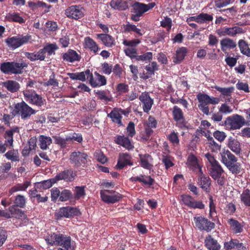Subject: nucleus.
<instances>
[{
	"mask_svg": "<svg viewBox=\"0 0 250 250\" xmlns=\"http://www.w3.org/2000/svg\"><path fill=\"white\" fill-rule=\"evenodd\" d=\"M45 240L48 245L61 247L57 250H75V243L71 237L63 233L51 232Z\"/></svg>",
	"mask_w": 250,
	"mask_h": 250,
	"instance_id": "f257e3e1",
	"label": "nucleus"
},
{
	"mask_svg": "<svg viewBox=\"0 0 250 250\" xmlns=\"http://www.w3.org/2000/svg\"><path fill=\"white\" fill-rule=\"evenodd\" d=\"M27 66V64L25 62H5L0 64V69L1 72L4 74H21L22 69Z\"/></svg>",
	"mask_w": 250,
	"mask_h": 250,
	"instance_id": "f03ea898",
	"label": "nucleus"
},
{
	"mask_svg": "<svg viewBox=\"0 0 250 250\" xmlns=\"http://www.w3.org/2000/svg\"><path fill=\"white\" fill-rule=\"evenodd\" d=\"M224 125L231 130H236L247 125L248 122L243 116L238 114H233L226 118Z\"/></svg>",
	"mask_w": 250,
	"mask_h": 250,
	"instance_id": "7ed1b4c3",
	"label": "nucleus"
},
{
	"mask_svg": "<svg viewBox=\"0 0 250 250\" xmlns=\"http://www.w3.org/2000/svg\"><path fill=\"white\" fill-rule=\"evenodd\" d=\"M15 203L16 204V206L13 205L9 208V211L10 212L12 217L15 218H27V216L25 214L24 212L17 208V207L23 208L24 206L25 200L24 196L21 195H18L15 199Z\"/></svg>",
	"mask_w": 250,
	"mask_h": 250,
	"instance_id": "20e7f679",
	"label": "nucleus"
},
{
	"mask_svg": "<svg viewBox=\"0 0 250 250\" xmlns=\"http://www.w3.org/2000/svg\"><path fill=\"white\" fill-rule=\"evenodd\" d=\"M14 111L16 114L20 115L21 118L23 120L29 118L32 115L36 113L34 109L23 101L16 104Z\"/></svg>",
	"mask_w": 250,
	"mask_h": 250,
	"instance_id": "39448f33",
	"label": "nucleus"
},
{
	"mask_svg": "<svg viewBox=\"0 0 250 250\" xmlns=\"http://www.w3.org/2000/svg\"><path fill=\"white\" fill-rule=\"evenodd\" d=\"M24 99L29 104H35L38 106H42L45 100L41 95L37 94L34 90L26 89L23 91Z\"/></svg>",
	"mask_w": 250,
	"mask_h": 250,
	"instance_id": "423d86ee",
	"label": "nucleus"
},
{
	"mask_svg": "<svg viewBox=\"0 0 250 250\" xmlns=\"http://www.w3.org/2000/svg\"><path fill=\"white\" fill-rule=\"evenodd\" d=\"M208 171L210 176L214 180H217V182L219 185H224L225 181L223 176L224 171L220 164L210 167Z\"/></svg>",
	"mask_w": 250,
	"mask_h": 250,
	"instance_id": "0eeeda50",
	"label": "nucleus"
},
{
	"mask_svg": "<svg viewBox=\"0 0 250 250\" xmlns=\"http://www.w3.org/2000/svg\"><path fill=\"white\" fill-rule=\"evenodd\" d=\"M80 214V211L77 208L70 207L61 208L55 212L56 217L58 218H71L79 216Z\"/></svg>",
	"mask_w": 250,
	"mask_h": 250,
	"instance_id": "6e6552de",
	"label": "nucleus"
},
{
	"mask_svg": "<svg viewBox=\"0 0 250 250\" xmlns=\"http://www.w3.org/2000/svg\"><path fill=\"white\" fill-rule=\"evenodd\" d=\"M31 37L30 35L13 37L7 38L5 42L9 47L15 49L27 43Z\"/></svg>",
	"mask_w": 250,
	"mask_h": 250,
	"instance_id": "1a4fd4ad",
	"label": "nucleus"
},
{
	"mask_svg": "<svg viewBox=\"0 0 250 250\" xmlns=\"http://www.w3.org/2000/svg\"><path fill=\"white\" fill-rule=\"evenodd\" d=\"M87 155L80 151H74L70 155V163L76 167L85 164Z\"/></svg>",
	"mask_w": 250,
	"mask_h": 250,
	"instance_id": "9d476101",
	"label": "nucleus"
},
{
	"mask_svg": "<svg viewBox=\"0 0 250 250\" xmlns=\"http://www.w3.org/2000/svg\"><path fill=\"white\" fill-rule=\"evenodd\" d=\"M84 9L79 6H71L65 10V15L70 18L78 20L84 16Z\"/></svg>",
	"mask_w": 250,
	"mask_h": 250,
	"instance_id": "9b49d317",
	"label": "nucleus"
},
{
	"mask_svg": "<svg viewBox=\"0 0 250 250\" xmlns=\"http://www.w3.org/2000/svg\"><path fill=\"white\" fill-rule=\"evenodd\" d=\"M181 198L183 204L188 207L199 209H203L205 207L202 201H196L191 196L182 195Z\"/></svg>",
	"mask_w": 250,
	"mask_h": 250,
	"instance_id": "f8f14e48",
	"label": "nucleus"
},
{
	"mask_svg": "<svg viewBox=\"0 0 250 250\" xmlns=\"http://www.w3.org/2000/svg\"><path fill=\"white\" fill-rule=\"evenodd\" d=\"M224 248L226 250H247L246 246L240 243L237 239L231 238L229 241L225 242Z\"/></svg>",
	"mask_w": 250,
	"mask_h": 250,
	"instance_id": "ddd939ff",
	"label": "nucleus"
},
{
	"mask_svg": "<svg viewBox=\"0 0 250 250\" xmlns=\"http://www.w3.org/2000/svg\"><path fill=\"white\" fill-rule=\"evenodd\" d=\"M220 161L226 167L231 162H236L238 159L230 151L223 149L220 153Z\"/></svg>",
	"mask_w": 250,
	"mask_h": 250,
	"instance_id": "4468645a",
	"label": "nucleus"
},
{
	"mask_svg": "<svg viewBox=\"0 0 250 250\" xmlns=\"http://www.w3.org/2000/svg\"><path fill=\"white\" fill-rule=\"evenodd\" d=\"M139 100L143 104V108L145 112H148L153 104V100L146 92H143L139 96Z\"/></svg>",
	"mask_w": 250,
	"mask_h": 250,
	"instance_id": "2eb2a0df",
	"label": "nucleus"
},
{
	"mask_svg": "<svg viewBox=\"0 0 250 250\" xmlns=\"http://www.w3.org/2000/svg\"><path fill=\"white\" fill-rule=\"evenodd\" d=\"M109 190H104L101 191V196L103 201L108 203H114L117 202L122 198V196L121 194L116 193L113 195H110Z\"/></svg>",
	"mask_w": 250,
	"mask_h": 250,
	"instance_id": "dca6fc26",
	"label": "nucleus"
},
{
	"mask_svg": "<svg viewBox=\"0 0 250 250\" xmlns=\"http://www.w3.org/2000/svg\"><path fill=\"white\" fill-rule=\"evenodd\" d=\"M195 224L199 229L205 230L208 232L210 231L215 227V224L208 220H195Z\"/></svg>",
	"mask_w": 250,
	"mask_h": 250,
	"instance_id": "f3484780",
	"label": "nucleus"
},
{
	"mask_svg": "<svg viewBox=\"0 0 250 250\" xmlns=\"http://www.w3.org/2000/svg\"><path fill=\"white\" fill-rule=\"evenodd\" d=\"M95 76L96 77L95 80L94 79L92 74L90 72V75L89 76V82L92 86L93 87H96L106 84V80L104 76L99 74L97 72L95 73Z\"/></svg>",
	"mask_w": 250,
	"mask_h": 250,
	"instance_id": "a211bd4d",
	"label": "nucleus"
},
{
	"mask_svg": "<svg viewBox=\"0 0 250 250\" xmlns=\"http://www.w3.org/2000/svg\"><path fill=\"white\" fill-rule=\"evenodd\" d=\"M74 174L71 170H67L62 171L57 174L56 176L54 177L55 181L57 182L58 181L63 180L65 181H72L74 179Z\"/></svg>",
	"mask_w": 250,
	"mask_h": 250,
	"instance_id": "6ab92c4d",
	"label": "nucleus"
},
{
	"mask_svg": "<svg viewBox=\"0 0 250 250\" xmlns=\"http://www.w3.org/2000/svg\"><path fill=\"white\" fill-rule=\"evenodd\" d=\"M212 19V16L206 13H201L197 16L190 17L188 18L187 22H189L195 21L198 23H202L204 22L211 21Z\"/></svg>",
	"mask_w": 250,
	"mask_h": 250,
	"instance_id": "aec40b11",
	"label": "nucleus"
},
{
	"mask_svg": "<svg viewBox=\"0 0 250 250\" xmlns=\"http://www.w3.org/2000/svg\"><path fill=\"white\" fill-rule=\"evenodd\" d=\"M198 184L200 187L206 191H208V188L210 185V178L208 176H205L203 171L198 174Z\"/></svg>",
	"mask_w": 250,
	"mask_h": 250,
	"instance_id": "412c9836",
	"label": "nucleus"
},
{
	"mask_svg": "<svg viewBox=\"0 0 250 250\" xmlns=\"http://www.w3.org/2000/svg\"><path fill=\"white\" fill-rule=\"evenodd\" d=\"M63 61L72 62L75 61H79L80 60V56L74 50L69 49L66 53L62 54Z\"/></svg>",
	"mask_w": 250,
	"mask_h": 250,
	"instance_id": "4be33fe9",
	"label": "nucleus"
},
{
	"mask_svg": "<svg viewBox=\"0 0 250 250\" xmlns=\"http://www.w3.org/2000/svg\"><path fill=\"white\" fill-rule=\"evenodd\" d=\"M205 246L208 250H220L221 246L217 240L213 239L210 235L205 239Z\"/></svg>",
	"mask_w": 250,
	"mask_h": 250,
	"instance_id": "5701e85b",
	"label": "nucleus"
},
{
	"mask_svg": "<svg viewBox=\"0 0 250 250\" xmlns=\"http://www.w3.org/2000/svg\"><path fill=\"white\" fill-rule=\"evenodd\" d=\"M242 32V29L238 27H233L230 28H224L218 31V34L221 36H229L231 37L235 36L237 34Z\"/></svg>",
	"mask_w": 250,
	"mask_h": 250,
	"instance_id": "b1692460",
	"label": "nucleus"
},
{
	"mask_svg": "<svg viewBox=\"0 0 250 250\" xmlns=\"http://www.w3.org/2000/svg\"><path fill=\"white\" fill-rule=\"evenodd\" d=\"M221 50L225 52L227 50H230L234 48L237 44L232 39L226 38L220 41Z\"/></svg>",
	"mask_w": 250,
	"mask_h": 250,
	"instance_id": "393cba45",
	"label": "nucleus"
},
{
	"mask_svg": "<svg viewBox=\"0 0 250 250\" xmlns=\"http://www.w3.org/2000/svg\"><path fill=\"white\" fill-rule=\"evenodd\" d=\"M97 38L107 47H110L115 44V40L110 35L106 34L97 35Z\"/></svg>",
	"mask_w": 250,
	"mask_h": 250,
	"instance_id": "a878e982",
	"label": "nucleus"
},
{
	"mask_svg": "<svg viewBox=\"0 0 250 250\" xmlns=\"http://www.w3.org/2000/svg\"><path fill=\"white\" fill-rule=\"evenodd\" d=\"M19 128L18 127H15L10 130L5 131L4 137L5 139V142L12 147L13 146V134L14 133H19Z\"/></svg>",
	"mask_w": 250,
	"mask_h": 250,
	"instance_id": "bb28decb",
	"label": "nucleus"
},
{
	"mask_svg": "<svg viewBox=\"0 0 250 250\" xmlns=\"http://www.w3.org/2000/svg\"><path fill=\"white\" fill-rule=\"evenodd\" d=\"M130 156L128 154H120L116 167L118 168L122 169L127 165H132V163L130 162Z\"/></svg>",
	"mask_w": 250,
	"mask_h": 250,
	"instance_id": "cd10ccee",
	"label": "nucleus"
},
{
	"mask_svg": "<svg viewBox=\"0 0 250 250\" xmlns=\"http://www.w3.org/2000/svg\"><path fill=\"white\" fill-rule=\"evenodd\" d=\"M68 75L70 78L72 80H78L81 81H84L86 79L89 78L90 75V71L89 69L86 70L84 72L75 73H68Z\"/></svg>",
	"mask_w": 250,
	"mask_h": 250,
	"instance_id": "c85d7f7f",
	"label": "nucleus"
},
{
	"mask_svg": "<svg viewBox=\"0 0 250 250\" xmlns=\"http://www.w3.org/2000/svg\"><path fill=\"white\" fill-rule=\"evenodd\" d=\"M228 147L236 154H239L241 151L240 143L236 140L230 138L228 143Z\"/></svg>",
	"mask_w": 250,
	"mask_h": 250,
	"instance_id": "c756f323",
	"label": "nucleus"
},
{
	"mask_svg": "<svg viewBox=\"0 0 250 250\" xmlns=\"http://www.w3.org/2000/svg\"><path fill=\"white\" fill-rule=\"evenodd\" d=\"M188 164L190 168L192 170L197 171L198 174L202 173V170L201 167L199 165L198 160L196 157L193 155L189 156L188 159Z\"/></svg>",
	"mask_w": 250,
	"mask_h": 250,
	"instance_id": "7c9ffc66",
	"label": "nucleus"
},
{
	"mask_svg": "<svg viewBox=\"0 0 250 250\" xmlns=\"http://www.w3.org/2000/svg\"><path fill=\"white\" fill-rule=\"evenodd\" d=\"M229 224L230 225V229L235 233H241L243 230L244 222H239L237 220H229Z\"/></svg>",
	"mask_w": 250,
	"mask_h": 250,
	"instance_id": "2f4dec72",
	"label": "nucleus"
},
{
	"mask_svg": "<svg viewBox=\"0 0 250 250\" xmlns=\"http://www.w3.org/2000/svg\"><path fill=\"white\" fill-rule=\"evenodd\" d=\"M3 86L5 87L7 90L15 93L17 92L20 88V85L17 82L12 80H8L3 83Z\"/></svg>",
	"mask_w": 250,
	"mask_h": 250,
	"instance_id": "473e14b6",
	"label": "nucleus"
},
{
	"mask_svg": "<svg viewBox=\"0 0 250 250\" xmlns=\"http://www.w3.org/2000/svg\"><path fill=\"white\" fill-rule=\"evenodd\" d=\"M115 142L128 149H131L133 146L129 139L125 136L119 135L117 137Z\"/></svg>",
	"mask_w": 250,
	"mask_h": 250,
	"instance_id": "72a5a7b5",
	"label": "nucleus"
},
{
	"mask_svg": "<svg viewBox=\"0 0 250 250\" xmlns=\"http://www.w3.org/2000/svg\"><path fill=\"white\" fill-rule=\"evenodd\" d=\"M110 5L113 8L119 10H125L128 8L127 2L122 0H112Z\"/></svg>",
	"mask_w": 250,
	"mask_h": 250,
	"instance_id": "f704fd0d",
	"label": "nucleus"
},
{
	"mask_svg": "<svg viewBox=\"0 0 250 250\" xmlns=\"http://www.w3.org/2000/svg\"><path fill=\"white\" fill-rule=\"evenodd\" d=\"M39 145L42 149H47L48 148V146L52 143V139L50 137L44 135L39 136Z\"/></svg>",
	"mask_w": 250,
	"mask_h": 250,
	"instance_id": "c9c22d12",
	"label": "nucleus"
},
{
	"mask_svg": "<svg viewBox=\"0 0 250 250\" xmlns=\"http://www.w3.org/2000/svg\"><path fill=\"white\" fill-rule=\"evenodd\" d=\"M228 169L233 174L240 173L243 170L240 163L231 162L226 166Z\"/></svg>",
	"mask_w": 250,
	"mask_h": 250,
	"instance_id": "e433bc0d",
	"label": "nucleus"
},
{
	"mask_svg": "<svg viewBox=\"0 0 250 250\" xmlns=\"http://www.w3.org/2000/svg\"><path fill=\"white\" fill-rule=\"evenodd\" d=\"M187 52V49L185 47L177 49L176 51V56L174 58L173 62L176 63H180L184 60Z\"/></svg>",
	"mask_w": 250,
	"mask_h": 250,
	"instance_id": "4c0bfd02",
	"label": "nucleus"
},
{
	"mask_svg": "<svg viewBox=\"0 0 250 250\" xmlns=\"http://www.w3.org/2000/svg\"><path fill=\"white\" fill-rule=\"evenodd\" d=\"M207 139L208 147L212 152L217 153L220 150L221 145L215 142L212 137L208 136Z\"/></svg>",
	"mask_w": 250,
	"mask_h": 250,
	"instance_id": "58836bf2",
	"label": "nucleus"
},
{
	"mask_svg": "<svg viewBox=\"0 0 250 250\" xmlns=\"http://www.w3.org/2000/svg\"><path fill=\"white\" fill-rule=\"evenodd\" d=\"M108 116L110 117L113 122L117 123L119 125H122L121 114L120 113L119 110L114 109L109 114Z\"/></svg>",
	"mask_w": 250,
	"mask_h": 250,
	"instance_id": "ea45409f",
	"label": "nucleus"
},
{
	"mask_svg": "<svg viewBox=\"0 0 250 250\" xmlns=\"http://www.w3.org/2000/svg\"><path fill=\"white\" fill-rule=\"evenodd\" d=\"M133 9L132 12L139 14V15L142 16L143 14L146 12V4L143 3H140L138 2H136L132 5Z\"/></svg>",
	"mask_w": 250,
	"mask_h": 250,
	"instance_id": "a19ab883",
	"label": "nucleus"
},
{
	"mask_svg": "<svg viewBox=\"0 0 250 250\" xmlns=\"http://www.w3.org/2000/svg\"><path fill=\"white\" fill-rule=\"evenodd\" d=\"M174 119L177 122L183 123L184 115L182 110L176 106L173 107L172 111Z\"/></svg>",
	"mask_w": 250,
	"mask_h": 250,
	"instance_id": "79ce46f5",
	"label": "nucleus"
},
{
	"mask_svg": "<svg viewBox=\"0 0 250 250\" xmlns=\"http://www.w3.org/2000/svg\"><path fill=\"white\" fill-rule=\"evenodd\" d=\"M54 178L48 180L44 181L42 182L37 183L35 184V187L37 188H42L43 189H47L52 186L53 184L56 183L55 181Z\"/></svg>",
	"mask_w": 250,
	"mask_h": 250,
	"instance_id": "37998d69",
	"label": "nucleus"
},
{
	"mask_svg": "<svg viewBox=\"0 0 250 250\" xmlns=\"http://www.w3.org/2000/svg\"><path fill=\"white\" fill-rule=\"evenodd\" d=\"M238 46L243 54L250 57V49L245 41L240 40L238 42Z\"/></svg>",
	"mask_w": 250,
	"mask_h": 250,
	"instance_id": "c03bdc74",
	"label": "nucleus"
},
{
	"mask_svg": "<svg viewBox=\"0 0 250 250\" xmlns=\"http://www.w3.org/2000/svg\"><path fill=\"white\" fill-rule=\"evenodd\" d=\"M6 158L11 161L16 162L20 160L19 153L18 150H11L5 154Z\"/></svg>",
	"mask_w": 250,
	"mask_h": 250,
	"instance_id": "a18cd8bd",
	"label": "nucleus"
},
{
	"mask_svg": "<svg viewBox=\"0 0 250 250\" xmlns=\"http://www.w3.org/2000/svg\"><path fill=\"white\" fill-rule=\"evenodd\" d=\"M140 157L142 167L145 168L150 169L151 167L150 164V161L151 159L150 156L148 154L140 155Z\"/></svg>",
	"mask_w": 250,
	"mask_h": 250,
	"instance_id": "49530a36",
	"label": "nucleus"
},
{
	"mask_svg": "<svg viewBox=\"0 0 250 250\" xmlns=\"http://www.w3.org/2000/svg\"><path fill=\"white\" fill-rule=\"evenodd\" d=\"M215 88L220 92L221 94L226 97H230L231 93L234 91V87L232 86L229 87H221L218 86H215Z\"/></svg>",
	"mask_w": 250,
	"mask_h": 250,
	"instance_id": "de8ad7c7",
	"label": "nucleus"
},
{
	"mask_svg": "<svg viewBox=\"0 0 250 250\" xmlns=\"http://www.w3.org/2000/svg\"><path fill=\"white\" fill-rule=\"evenodd\" d=\"M241 201L245 206H250V190L249 189L244 190L240 196Z\"/></svg>",
	"mask_w": 250,
	"mask_h": 250,
	"instance_id": "09e8293b",
	"label": "nucleus"
},
{
	"mask_svg": "<svg viewBox=\"0 0 250 250\" xmlns=\"http://www.w3.org/2000/svg\"><path fill=\"white\" fill-rule=\"evenodd\" d=\"M58 49V47L56 43H51L45 45L42 50L44 54L47 53L48 55L50 56L55 54V51Z\"/></svg>",
	"mask_w": 250,
	"mask_h": 250,
	"instance_id": "8fccbe9b",
	"label": "nucleus"
},
{
	"mask_svg": "<svg viewBox=\"0 0 250 250\" xmlns=\"http://www.w3.org/2000/svg\"><path fill=\"white\" fill-rule=\"evenodd\" d=\"M85 44L87 47L96 53L99 50L98 46L96 43L90 38L85 39Z\"/></svg>",
	"mask_w": 250,
	"mask_h": 250,
	"instance_id": "3c124183",
	"label": "nucleus"
},
{
	"mask_svg": "<svg viewBox=\"0 0 250 250\" xmlns=\"http://www.w3.org/2000/svg\"><path fill=\"white\" fill-rule=\"evenodd\" d=\"M7 19L10 21H13L15 22H17L20 23H22L25 22V21L23 18L19 16L18 14L13 13L12 14H8L6 16Z\"/></svg>",
	"mask_w": 250,
	"mask_h": 250,
	"instance_id": "603ef678",
	"label": "nucleus"
},
{
	"mask_svg": "<svg viewBox=\"0 0 250 250\" xmlns=\"http://www.w3.org/2000/svg\"><path fill=\"white\" fill-rule=\"evenodd\" d=\"M66 140L67 142L75 141L78 143H81L83 141V137L81 134L74 133L71 136H66Z\"/></svg>",
	"mask_w": 250,
	"mask_h": 250,
	"instance_id": "864d4df0",
	"label": "nucleus"
},
{
	"mask_svg": "<svg viewBox=\"0 0 250 250\" xmlns=\"http://www.w3.org/2000/svg\"><path fill=\"white\" fill-rule=\"evenodd\" d=\"M72 195L71 191L69 190L65 189L60 193V200L61 201H65L72 198Z\"/></svg>",
	"mask_w": 250,
	"mask_h": 250,
	"instance_id": "5fc2aeb1",
	"label": "nucleus"
},
{
	"mask_svg": "<svg viewBox=\"0 0 250 250\" xmlns=\"http://www.w3.org/2000/svg\"><path fill=\"white\" fill-rule=\"evenodd\" d=\"M232 0H216L214 1L215 6L221 8L227 6L231 2Z\"/></svg>",
	"mask_w": 250,
	"mask_h": 250,
	"instance_id": "6e6d98bb",
	"label": "nucleus"
},
{
	"mask_svg": "<svg viewBox=\"0 0 250 250\" xmlns=\"http://www.w3.org/2000/svg\"><path fill=\"white\" fill-rule=\"evenodd\" d=\"M219 111L222 113L227 114L231 113L233 111V109L227 103H224L221 104Z\"/></svg>",
	"mask_w": 250,
	"mask_h": 250,
	"instance_id": "4d7b16f0",
	"label": "nucleus"
},
{
	"mask_svg": "<svg viewBox=\"0 0 250 250\" xmlns=\"http://www.w3.org/2000/svg\"><path fill=\"white\" fill-rule=\"evenodd\" d=\"M152 58V54L150 52H146L142 55L136 56L135 59L137 61H149Z\"/></svg>",
	"mask_w": 250,
	"mask_h": 250,
	"instance_id": "13d9d810",
	"label": "nucleus"
},
{
	"mask_svg": "<svg viewBox=\"0 0 250 250\" xmlns=\"http://www.w3.org/2000/svg\"><path fill=\"white\" fill-rule=\"evenodd\" d=\"M199 103L208 105L209 104V96L207 94H201L197 96Z\"/></svg>",
	"mask_w": 250,
	"mask_h": 250,
	"instance_id": "bf43d9fd",
	"label": "nucleus"
},
{
	"mask_svg": "<svg viewBox=\"0 0 250 250\" xmlns=\"http://www.w3.org/2000/svg\"><path fill=\"white\" fill-rule=\"evenodd\" d=\"M7 238V232L3 229L0 227V247H1Z\"/></svg>",
	"mask_w": 250,
	"mask_h": 250,
	"instance_id": "052dcab7",
	"label": "nucleus"
},
{
	"mask_svg": "<svg viewBox=\"0 0 250 250\" xmlns=\"http://www.w3.org/2000/svg\"><path fill=\"white\" fill-rule=\"evenodd\" d=\"M85 195L84 187H76L75 190V198L78 199Z\"/></svg>",
	"mask_w": 250,
	"mask_h": 250,
	"instance_id": "680f3d73",
	"label": "nucleus"
},
{
	"mask_svg": "<svg viewBox=\"0 0 250 250\" xmlns=\"http://www.w3.org/2000/svg\"><path fill=\"white\" fill-rule=\"evenodd\" d=\"M124 30L126 32L134 31L137 34L142 35V34L140 33V29L137 28L135 25L127 24L124 27Z\"/></svg>",
	"mask_w": 250,
	"mask_h": 250,
	"instance_id": "e2e57ef3",
	"label": "nucleus"
},
{
	"mask_svg": "<svg viewBox=\"0 0 250 250\" xmlns=\"http://www.w3.org/2000/svg\"><path fill=\"white\" fill-rule=\"evenodd\" d=\"M140 182L143 183L144 184L151 186L154 183V180L150 176L141 175Z\"/></svg>",
	"mask_w": 250,
	"mask_h": 250,
	"instance_id": "0e129e2a",
	"label": "nucleus"
},
{
	"mask_svg": "<svg viewBox=\"0 0 250 250\" xmlns=\"http://www.w3.org/2000/svg\"><path fill=\"white\" fill-rule=\"evenodd\" d=\"M213 136L216 139L222 142L225 140L227 136L225 132L216 130L213 133Z\"/></svg>",
	"mask_w": 250,
	"mask_h": 250,
	"instance_id": "69168bd1",
	"label": "nucleus"
},
{
	"mask_svg": "<svg viewBox=\"0 0 250 250\" xmlns=\"http://www.w3.org/2000/svg\"><path fill=\"white\" fill-rule=\"evenodd\" d=\"M162 161L165 164L166 169H168V168L173 166V163L172 161V158L169 156H163L162 159Z\"/></svg>",
	"mask_w": 250,
	"mask_h": 250,
	"instance_id": "338daca9",
	"label": "nucleus"
},
{
	"mask_svg": "<svg viewBox=\"0 0 250 250\" xmlns=\"http://www.w3.org/2000/svg\"><path fill=\"white\" fill-rule=\"evenodd\" d=\"M205 157L209 163L210 167H212L214 166H216L219 164V162L214 158V156L209 153H207L205 155Z\"/></svg>",
	"mask_w": 250,
	"mask_h": 250,
	"instance_id": "774afa93",
	"label": "nucleus"
}]
</instances>
